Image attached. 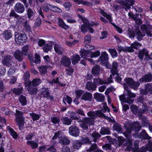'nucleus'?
I'll return each mask as SVG.
<instances>
[{"label":"nucleus","mask_w":152,"mask_h":152,"mask_svg":"<svg viewBox=\"0 0 152 152\" xmlns=\"http://www.w3.org/2000/svg\"><path fill=\"white\" fill-rule=\"evenodd\" d=\"M72 101V100L70 97L67 95L64 97L63 99V102L65 104L66 102H67L69 104H70Z\"/></svg>","instance_id":"nucleus-52"},{"label":"nucleus","mask_w":152,"mask_h":152,"mask_svg":"<svg viewBox=\"0 0 152 152\" xmlns=\"http://www.w3.org/2000/svg\"><path fill=\"white\" fill-rule=\"evenodd\" d=\"M108 54L106 52L104 51L102 52L101 56L99 57V60L102 63L108 65L109 64L108 61Z\"/></svg>","instance_id":"nucleus-7"},{"label":"nucleus","mask_w":152,"mask_h":152,"mask_svg":"<svg viewBox=\"0 0 152 152\" xmlns=\"http://www.w3.org/2000/svg\"><path fill=\"white\" fill-rule=\"evenodd\" d=\"M59 142L62 145H67L70 144V141L65 137L62 136L59 139Z\"/></svg>","instance_id":"nucleus-30"},{"label":"nucleus","mask_w":152,"mask_h":152,"mask_svg":"<svg viewBox=\"0 0 152 152\" xmlns=\"http://www.w3.org/2000/svg\"><path fill=\"white\" fill-rule=\"evenodd\" d=\"M81 123L80 124V126L82 127L84 130L87 129L88 127V125L84 121L81 120L79 121Z\"/></svg>","instance_id":"nucleus-53"},{"label":"nucleus","mask_w":152,"mask_h":152,"mask_svg":"<svg viewBox=\"0 0 152 152\" xmlns=\"http://www.w3.org/2000/svg\"><path fill=\"white\" fill-rule=\"evenodd\" d=\"M84 121L88 125H93L94 124L95 120L90 117L85 118Z\"/></svg>","instance_id":"nucleus-39"},{"label":"nucleus","mask_w":152,"mask_h":152,"mask_svg":"<svg viewBox=\"0 0 152 152\" xmlns=\"http://www.w3.org/2000/svg\"><path fill=\"white\" fill-rule=\"evenodd\" d=\"M15 10L18 13H22L25 10L24 6L20 2L17 3L14 7Z\"/></svg>","instance_id":"nucleus-9"},{"label":"nucleus","mask_w":152,"mask_h":152,"mask_svg":"<svg viewBox=\"0 0 152 152\" xmlns=\"http://www.w3.org/2000/svg\"><path fill=\"white\" fill-rule=\"evenodd\" d=\"M112 64V69L111 70L112 74L117 73L118 72L117 70V68L118 66V63L117 62L113 61V62Z\"/></svg>","instance_id":"nucleus-36"},{"label":"nucleus","mask_w":152,"mask_h":152,"mask_svg":"<svg viewBox=\"0 0 152 152\" xmlns=\"http://www.w3.org/2000/svg\"><path fill=\"white\" fill-rule=\"evenodd\" d=\"M144 89L140 90L141 94L142 95L147 94L148 93L152 94V83H147L145 85Z\"/></svg>","instance_id":"nucleus-6"},{"label":"nucleus","mask_w":152,"mask_h":152,"mask_svg":"<svg viewBox=\"0 0 152 152\" xmlns=\"http://www.w3.org/2000/svg\"><path fill=\"white\" fill-rule=\"evenodd\" d=\"M10 17H14L15 18L17 19V22L20 23H21L23 20V18L17 14L13 10H12L10 12Z\"/></svg>","instance_id":"nucleus-20"},{"label":"nucleus","mask_w":152,"mask_h":152,"mask_svg":"<svg viewBox=\"0 0 152 152\" xmlns=\"http://www.w3.org/2000/svg\"><path fill=\"white\" fill-rule=\"evenodd\" d=\"M16 38L19 42L22 43L26 42L27 39L26 35L23 32L22 33H18Z\"/></svg>","instance_id":"nucleus-15"},{"label":"nucleus","mask_w":152,"mask_h":152,"mask_svg":"<svg viewBox=\"0 0 152 152\" xmlns=\"http://www.w3.org/2000/svg\"><path fill=\"white\" fill-rule=\"evenodd\" d=\"M26 84L28 86L27 90L29 94L31 95H35L37 92V87L30 84L28 82L26 83Z\"/></svg>","instance_id":"nucleus-8"},{"label":"nucleus","mask_w":152,"mask_h":152,"mask_svg":"<svg viewBox=\"0 0 152 152\" xmlns=\"http://www.w3.org/2000/svg\"><path fill=\"white\" fill-rule=\"evenodd\" d=\"M98 24H95L94 23H88V24H86L85 25L82 24L81 27V30L83 33H86L87 31L88 25L91 26H94V25H98Z\"/></svg>","instance_id":"nucleus-27"},{"label":"nucleus","mask_w":152,"mask_h":152,"mask_svg":"<svg viewBox=\"0 0 152 152\" xmlns=\"http://www.w3.org/2000/svg\"><path fill=\"white\" fill-rule=\"evenodd\" d=\"M74 1H76L78 5H80L81 4H82L83 5H86L87 6H89L91 4L90 3L82 0H74Z\"/></svg>","instance_id":"nucleus-56"},{"label":"nucleus","mask_w":152,"mask_h":152,"mask_svg":"<svg viewBox=\"0 0 152 152\" xmlns=\"http://www.w3.org/2000/svg\"><path fill=\"white\" fill-rule=\"evenodd\" d=\"M50 10L53 12H57L59 13L62 12V10L57 6H52L51 5Z\"/></svg>","instance_id":"nucleus-54"},{"label":"nucleus","mask_w":152,"mask_h":152,"mask_svg":"<svg viewBox=\"0 0 152 152\" xmlns=\"http://www.w3.org/2000/svg\"><path fill=\"white\" fill-rule=\"evenodd\" d=\"M61 63L63 66L65 67H68L70 65L71 61L69 58L66 56H64L61 58Z\"/></svg>","instance_id":"nucleus-17"},{"label":"nucleus","mask_w":152,"mask_h":152,"mask_svg":"<svg viewBox=\"0 0 152 152\" xmlns=\"http://www.w3.org/2000/svg\"><path fill=\"white\" fill-rule=\"evenodd\" d=\"M111 75L112 77L113 75V77L115 78L116 81L122 84L121 83L122 78L120 77V75L118 72L117 73H113Z\"/></svg>","instance_id":"nucleus-44"},{"label":"nucleus","mask_w":152,"mask_h":152,"mask_svg":"<svg viewBox=\"0 0 152 152\" xmlns=\"http://www.w3.org/2000/svg\"><path fill=\"white\" fill-rule=\"evenodd\" d=\"M141 46V45L140 43L136 42H135L131 44V46L130 47H132L133 49V48H134L135 49H137L139 47Z\"/></svg>","instance_id":"nucleus-61"},{"label":"nucleus","mask_w":152,"mask_h":152,"mask_svg":"<svg viewBox=\"0 0 152 152\" xmlns=\"http://www.w3.org/2000/svg\"><path fill=\"white\" fill-rule=\"evenodd\" d=\"M93 82L96 86L102 85V84H109L113 83V81L112 80V76L110 75V77L108 78L107 80H103L102 79L99 78H94L93 80Z\"/></svg>","instance_id":"nucleus-4"},{"label":"nucleus","mask_w":152,"mask_h":152,"mask_svg":"<svg viewBox=\"0 0 152 152\" xmlns=\"http://www.w3.org/2000/svg\"><path fill=\"white\" fill-rule=\"evenodd\" d=\"M63 133L61 131H58V132L55 133L54 136L52 138L53 140L56 139L57 137H61L62 136Z\"/></svg>","instance_id":"nucleus-58"},{"label":"nucleus","mask_w":152,"mask_h":152,"mask_svg":"<svg viewBox=\"0 0 152 152\" xmlns=\"http://www.w3.org/2000/svg\"><path fill=\"white\" fill-rule=\"evenodd\" d=\"M15 120L18 122V125L19 128L23 127V124L24 123L25 118L23 116V113L19 110H16Z\"/></svg>","instance_id":"nucleus-2"},{"label":"nucleus","mask_w":152,"mask_h":152,"mask_svg":"<svg viewBox=\"0 0 152 152\" xmlns=\"http://www.w3.org/2000/svg\"><path fill=\"white\" fill-rule=\"evenodd\" d=\"M152 80V75L151 73H148L143 76L140 79L139 82H147L151 81Z\"/></svg>","instance_id":"nucleus-16"},{"label":"nucleus","mask_w":152,"mask_h":152,"mask_svg":"<svg viewBox=\"0 0 152 152\" xmlns=\"http://www.w3.org/2000/svg\"><path fill=\"white\" fill-rule=\"evenodd\" d=\"M146 146H143L141 147L139 149L137 150H134L133 152H146L147 151Z\"/></svg>","instance_id":"nucleus-64"},{"label":"nucleus","mask_w":152,"mask_h":152,"mask_svg":"<svg viewBox=\"0 0 152 152\" xmlns=\"http://www.w3.org/2000/svg\"><path fill=\"white\" fill-rule=\"evenodd\" d=\"M47 69L48 68L46 66H40L39 67V71L42 75H43L46 73Z\"/></svg>","instance_id":"nucleus-42"},{"label":"nucleus","mask_w":152,"mask_h":152,"mask_svg":"<svg viewBox=\"0 0 152 152\" xmlns=\"http://www.w3.org/2000/svg\"><path fill=\"white\" fill-rule=\"evenodd\" d=\"M54 48L55 52L60 54H62L64 51L63 47L61 45L58 44L55 45Z\"/></svg>","instance_id":"nucleus-25"},{"label":"nucleus","mask_w":152,"mask_h":152,"mask_svg":"<svg viewBox=\"0 0 152 152\" xmlns=\"http://www.w3.org/2000/svg\"><path fill=\"white\" fill-rule=\"evenodd\" d=\"M80 53L81 58H85L91 62H93L92 59L87 58V57L90 56L91 55V51L85 50H81L80 51Z\"/></svg>","instance_id":"nucleus-12"},{"label":"nucleus","mask_w":152,"mask_h":152,"mask_svg":"<svg viewBox=\"0 0 152 152\" xmlns=\"http://www.w3.org/2000/svg\"><path fill=\"white\" fill-rule=\"evenodd\" d=\"M140 135L144 139L150 140L151 138V137L149 136L145 130H142L140 134Z\"/></svg>","instance_id":"nucleus-45"},{"label":"nucleus","mask_w":152,"mask_h":152,"mask_svg":"<svg viewBox=\"0 0 152 152\" xmlns=\"http://www.w3.org/2000/svg\"><path fill=\"white\" fill-rule=\"evenodd\" d=\"M114 129L116 130L119 133L122 132V130L121 127V125L118 124H114L113 126Z\"/></svg>","instance_id":"nucleus-51"},{"label":"nucleus","mask_w":152,"mask_h":152,"mask_svg":"<svg viewBox=\"0 0 152 152\" xmlns=\"http://www.w3.org/2000/svg\"><path fill=\"white\" fill-rule=\"evenodd\" d=\"M132 141L130 139H128L125 143L124 146H127L126 150L127 151H130L132 150Z\"/></svg>","instance_id":"nucleus-26"},{"label":"nucleus","mask_w":152,"mask_h":152,"mask_svg":"<svg viewBox=\"0 0 152 152\" xmlns=\"http://www.w3.org/2000/svg\"><path fill=\"white\" fill-rule=\"evenodd\" d=\"M146 51V49L144 48L139 51L138 53V57L140 60H143L144 55H145Z\"/></svg>","instance_id":"nucleus-47"},{"label":"nucleus","mask_w":152,"mask_h":152,"mask_svg":"<svg viewBox=\"0 0 152 152\" xmlns=\"http://www.w3.org/2000/svg\"><path fill=\"white\" fill-rule=\"evenodd\" d=\"M134 3V1L133 0H124L121 2V4L124 7V9L126 11L128 9L130 8L131 6L133 5Z\"/></svg>","instance_id":"nucleus-14"},{"label":"nucleus","mask_w":152,"mask_h":152,"mask_svg":"<svg viewBox=\"0 0 152 152\" xmlns=\"http://www.w3.org/2000/svg\"><path fill=\"white\" fill-rule=\"evenodd\" d=\"M102 113L100 110H97L95 111H91L87 113L88 115L90 118H93L94 119L98 117L101 118Z\"/></svg>","instance_id":"nucleus-10"},{"label":"nucleus","mask_w":152,"mask_h":152,"mask_svg":"<svg viewBox=\"0 0 152 152\" xmlns=\"http://www.w3.org/2000/svg\"><path fill=\"white\" fill-rule=\"evenodd\" d=\"M18 100L22 106L26 105L27 104V101L26 97L23 95H21L19 97Z\"/></svg>","instance_id":"nucleus-35"},{"label":"nucleus","mask_w":152,"mask_h":152,"mask_svg":"<svg viewBox=\"0 0 152 152\" xmlns=\"http://www.w3.org/2000/svg\"><path fill=\"white\" fill-rule=\"evenodd\" d=\"M27 13L28 15V18L30 19L34 15V12L32 9L30 8L27 9Z\"/></svg>","instance_id":"nucleus-62"},{"label":"nucleus","mask_w":152,"mask_h":152,"mask_svg":"<svg viewBox=\"0 0 152 152\" xmlns=\"http://www.w3.org/2000/svg\"><path fill=\"white\" fill-rule=\"evenodd\" d=\"M40 92L41 94L44 97L52 100L53 99V97L50 95V93L48 88H43L41 89Z\"/></svg>","instance_id":"nucleus-11"},{"label":"nucleus","mask_w":152,"mask_h":152,"mask_svg":"<svg viewBox=\"0 0 152 152\" xmlns=\"http://www.w3.org/2000/svg\"><path fill=\"white\" fill-rule=\"evenodd\" d=\"M23 88L21 87L20 88H14L12 90V91L16 95H18L22 93V91Z\"/></svg>","instance_id":"nucleus-48"},{"label":"nucleus","mask_w":152,"mask_h":152,"mask_svg":"<svg viewBox=\"0 0 152 152\" xmlns=\"http://www.w3.org/2000/svg\"><path fill=\"white\" fill-rule=\"evenodd\" d=\"M28 45H26L23 46L22 48V51L23 55H26L28 53Z\"/></svg>","instance_id":"nucleus-63"},{"label":"nucleus","mask_w":152,"mask_h":152,"mask_svg":"<svg viewBox=\"0 0 152 152\" xmlns=\"http://www.w3.org/2000/svg\"><path fill=\"white\" fill-rule=\"evenodd\" d=\"M80 142H82V144H91V141L89 140L88 137H83L81 139Z\"/></svg>","instance_id":"nucleus-55"},{"label":"nucleus","mask_w":152,"mask_h":152,"mask_svg":"<svg viewBox=\"0 0 152 152\" xmlns=\"http://www.w3.org/2000/svg\"><path fill=\"white\" fill-rule=\"evenodd\" d=\"M27 82L34 86H35V87H37V86H39L41 83V80L40 79L35 78L32 81H29Z\"/></svg>","instance_id":"nucleus-32"},{"label":"nucleus","mask_w":152,"mask_h":152,"mask_svg":"<svg viewBox=\"0 0 152 152\" xmlns=\"http://www.w3.org/2000/svg\"><path fill=\"white\" fill-rule=\"evenodd\" d=\"M69 114V117L71 119L78 120L79 119V117L77 116L74 112H70Z\"/></svg>","instance_id":"nucleus-49"},{"label":"nucleus","mask_w":152,"mask_h":152,"mask_svg":"<svg viewBox=\"0 0 152 152\" xmlns=\"http://www.w3.org/2000/svg\"><path fill=\"white\" fill-rule=\"evenodd\" d=\"M100 133L102 135L109 134H110V132L109 128L107 127H102Z\"/></svg>","instance_id":"nucleus-37"},{"label":"nucleus","mask_w":152,"mask_h":152,"mask_svg":"<svg viewBox=\"0 0 152 152\" xmlns=\"http://www.w3.org/2000/svg\"><path fill=\"white\" fill-rule=\"evenodd\" d=\"M100 13L103 16L105 17L111 23H112L111 22L112 21V17L110 15L107 14L106 12H104L102 10H100Z\"/></svg>","instance_id":"nucleus-46"},{"label":"nucleus","mask_w":152,"mask_h":152,"mask_svg":"<svg viewBox=\"0 0 152 152\" xmlns=\"http://www.w3.org/2000/svg\"><path fill=\"white\" fill-rule=\"evenodd\" d=\"M26 143L27 145L31 146L32 149H36L38 146V142H35L33 140L27 141Z\"/></svg>","instance_id":"nucleus-34"},{"label":"nucleus","mask_w":152,"mask_h":152,"mask_svg":"<svg viewBox=\"0 0 152 152\" xmlns=\"http://www.w3.org/2000/svg\"><path fill=\"white\" fill-rule=\"evenodd\" d=\"M58 23L59 26L63 28L67 29L69 28V26L65 23L62 19H59Z\"/></svg>","instance_id":"nucleus-43"},{"label":"nucleus","mask_w":152,"mask_h":152,"mask_svg":"<svg viewBox=\"0 0 152 152\" xmlns=\"http://www.w3.org/2000/svg\"><path fill=\"white\" fill-rule=\"evenodd\" d=\"M72 145V147L73 148L78 150L81 146L82 145V142H80V141L79 140H75L73 142Z\"/></svg>","instance_id":"nucleus-28"},{"label":"nucleus","mask_w":152,"mask_h":152,"mask_svg":"<svg viewBox=\"0 0 152 152\" xmlns=\"http://www.w3.org/2000/svg\"><path fill=\"white\" fill-rule=\"evenodd\" d=\"M102 69L99 66L96 65L92 69L91 72L94 76H97L102 73Z\"/></svg>","instance_id":"nucleus-13"},{"label":"nucleus","mask_w":152,"mask_h":152,"mask_svg":"<svg viewBox=\"0 0 152 152\" xmlns=\"http://www.w3.org/2000/svg\"><path fill=\"white\" fill-rule=\"evenodd\" d=\"M127 132L130 133L132 130H134L136 131H139L141 128V126L137 122H135L132 124H129V126H125Z\"/></svg>","instance_id":"nucleus-3"},{"label":"nucleus","mask_w":152,"mask_h":152,"mask_svg":"<svg viewBox=\"0 0 152 152\" xmlns=\"http://www.w3.org/2000/svg\"><path fill=\"white\" fill-rule=\"evenodd\" d=\"M8 129L12 137L15 139H17L18 135L16 132L9 126H8Z\"/></svg>","instance_id":"nucleus-40"},{"label":"nucleus","mask_w":152,"mask_h":152,"mask_svg":"<svg viewBox=\"0 0 152 152\" xmlns=\"http://www.w3.org/2000/svg\"><path fill=\"white\" fill-rule=\"evenodd\" d=\"M14 56L18 61H22L23 60V56L22 52L19 50H17L14 53Z\"/></svg>","instance_id":"nucleus-19"},{"label":"nucleus","mask_w":152,"mask_h":152,"mask_svg":"<svg viewBox=\"0 0 152 152\" xmlns=\"http://www.w3.org/2000/svg\"><path fill=\"white\" fill-rule=\"evenodd\" d=\"M71 59L72 61V64L73 65L76 64L78 63L80 60V58L79 56L77 54H74L71 57Z\"/></svg>","instance_id":"nucleus-31"},{"label":"nucleus","mask_w":152,"mask_h":152,"mask_svg":"<svg viewBox=\"0 0 152 152\" xmlns=\"http://www.w3.org/2000/svg\"><path fill=\"white\" fill-rule=\"evenodd\" d=\"M52 49V46L50 45L46 44L43 47V51L45 52H47Z\"/></svg>","instance_id":"nucleus-57"},{"label":"nucleus","mask_w":152,"mask_h":152,"mask_svg":"<svg viewBox=\"0 0 152 152\" xmlns=\"http://www.w3.org/2000/svg\"><path fill=\"white\" fill-rule=\"evenodd\" d=\"M13 58L12 56L10 55H8L5 56L4 57L3 63L4 65L9 66L10 65V61Z\"/></svg>","instance_id":"nucleus-21"},{"label":"nucleus","mask_w":152,"mask_h":152,"mask_svg":"<svg viewBox=\"0 0 152 152\" xmlns=\"http://www.w3.org/2000/svg\"><path fill=\"white\" fill-rule=\"evenodd\" d=\"M69 133L71 135L74 137L79 136L80 130L75 125H72L69 128Z\"/></svg>","instance_id":"nucleus-5"},{"label":"nucleus","mask_w":152,"mask_h":152,"mask_svg":"<svg viewBox=\"0 0 152 152\" xmlns=\"http://www.w3.org/2000/svg\"><path fill=\"white\" fill-rule=\"evenodd\" d=\"M136 32L137 39L139 41L142 40L143 37L145 36V34H142L140 30H138L137 31H136Z\"/></svg>","instance_id":"nucleus-50"},{"label":"nucleus","mask_w":152,"mask_h":152,"mask_svg":"<svg viewBox=\"0 0 152 152\" xmlns=\"http://www.w3.org/2000/svg\"><path fill=\"white\" fill-rule=\"evenodd\" d=\"M61 121L63 124L64 125H69L72 122V120L67 117H64L61 119Z\"/></svg>","instance_id":"nucleus-29"},{"label":"nucleus","mask_w":152,"mask_h":152,"mask_svg":"<svg viewBox=\"0 0 152 152\" xmlns=\"http://www.w3.org/2000/svg\"><path fill=\"white\" fill-rule=\"evenodd\" d=\"M108 51L113 58L116 57L117 56V53L116 50L115 49H108Z\"/></svg>","instance_id":"nucleus-60"},{"label":"nucleus","mask_w":152,"mask_h":152,"mask_svg":"<svg viewBox=\"0 0 152 152\" xmlns=\"http://www.w3.org/2000/svg\"><path fill=\"white\" fill-rule=\"evenodd\" d=\"M4 37L6 40L9 39L12 37L11 33L9 31H7L3 33Z\"/></svg>","instance_id":"nucleus-41"},{"label":"nucleus","mask_w":152,"mask_h":152,"mask_svg":"<svg viewBox=\"0 0 152 152\" xmlns=\"http://www.w3.org/2000/svg\"><path fill=\"white\" fill-rule=\"evenodd\" d=\"M96 88V86L94 82H88L86 85V88L88 91H94L95 90Z\"/></svg>","instance_id":"nucleus-23"},{"label":"nucleus","mask_w":152,"mask_h":152,"mask_svg":"<svg viewBox=\"0 0 152 152\" xmlns=\"http://www.w3.org/2000/svg\"><path fill=\"white\" fill-rule=\"evenodd\" d=\"M134 94L132 93L130 91H128L126 97L124 94H122L119 96V99L122 105V110L126 112L129 109V107L128 105L126 104H123L125 102L129 104H132L134 101L133 98L135 96Z\"/></svg>","instance_id":"nucleus-1"},{"label":"nucleus","mask_w":152,"mask_h":152,"mask_svg":"<svg viewBox=\"0 0 152 152\" xmlns=\"http://www.w3.org/2000/svg\"><path fill=\"white\" fill-rule=\"evenodd\" d=\"M91 136L93 138V141L95 142H96L97 140L101 137V135L98 132L95 131L92 134Z\"/></svg>","instance_id":"nucleus-38"},{"label":"nucleus","mask_w":152,"mask_h":152,"mask_svg":"<svg viewBox=\"0 0 152 152\" xmlns=\"http://www.w3.org/2000/svg\"><path fill=\"white\" fill-rule=\"evenodd\" d=\"M92 99L91 94L88 92H86L84 93L81 98V99L88 101H91Z\"/></svg>","instance_id":"nucleus-24"},{"label":"nucleus","mask_w":152,"mask_h":152,"mask_svg":"<svg viewBox=\"0 0 152 152\" xmlns=\"http://www.w3.org/2000/svg\"><path fill=\"white\" fill-rule=\"evenodd\" d=\"M140 84V83L138 81H134L133 80V82L132 84L130 87L134 89H136L139 87Z\"/></svg>","instance_id":"nucleus-59"},{"label":"nucleus","mask_w":152,"mask_h":152,"mask_svg":"<svg viewBox=\"0 0 152 152\" xmlns=\"http://www.w3.org/2000/svg\"><path fill=\"white\" fill-rule=\"evenodd\" d=\"M124 83H123V85L124 88V89L126 91H127V93L128 91L127 90L128 88L127 86H129L130 87L131 86L133 82V79L131 78L128 77L125 78L124 80Z\"/></svg>","instance_id":"nucleus-18"},{"label":"nucleus","mask_w":152,"mask_h":152,"mask_svg":"<svg viewBox=\"0 0 152 152\" xmlns=\"http://www.w3.org/2000/svg\"><path fill=\"white\" fill-rule=\"evenodd\" d=\"M94 98L97 101L101 102L103 101L104 99V96L100 93H95L94 94Z\"/></svg>","instance_id":"nucleus-33"},{"label":"nucleus","mask_w":152,"mask_h":152,"mask_svg":"<svg viewBox=\"0 0 152 152\" xmlns=\"http://www.w3.org/2000/svg\"><path fill=\"white\" fill-rule=\"evenodd\" d=\"M118 50L119 52L123 51L124 52H133L134 51V50L131 47H126L124 48L121 46H118L117 49Z\"/></svg>","instance_id":"nucleus-22"}]
</instances>
